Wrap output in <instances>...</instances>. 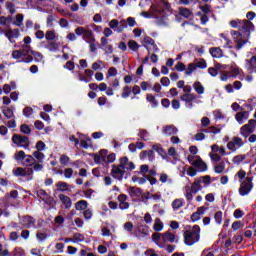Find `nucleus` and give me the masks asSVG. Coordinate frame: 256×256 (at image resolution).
Returning a JSON list of instances; mask_svg holds the SVG:
<instances>
[{"instance_id": "4", "label": "nucleus", "mask_w": 256, "mask_h": 256, "mask_svg": "<svg viewBox=\"0 0 256 256\" xmlns=\"http://www.w3.org/2000/svg\"><path fill=\"white\" fill-rule=\"evenodd\" d=\"M33 173H35L33 168L17 167L13 170L14 177H24L27 182L33 181Z\"/></svg>"}, {"instance_id": "20", "label": "nucleus", "mask_w": 256, "mask_h": 256, "mask_svg": "<svg viewBox=\"0 0 256 256\" xmlns=\"http://www.w3.org/2000/svg\"><path fill=\"white\" fill-rule=\"evenodd\" d=\"M161 237H162V241H164V243H175V234L167 231L165 233H162L161 234Z\"/></svg>"}, {"instance_id": "10", "label": "nucleus", "mask_w": 256, "mask_h": 256, "mask_svg": "<svg viewBox=\"0 0 256 256\" xmlns=\"http://www.w3.org/2000/svg\"><path fill=\"white\" fill-rule=\"evenodd\" d=\"M37 223V220L33 218V216H23L22 217V225L24 229H31V227H35V224Z\"/></svg>"}, {"instance_id": "8", "label": "nucleus", "mask_w": 256, "mask_h": 256, "mask_svg": "<svg viewBox=\"0 0 256 256\" xmlns=\"http://www.w3.org/2000/svg\"><path fill=\"white\" fill-rule=\"evenodd\" d=\"M196 160L192 162V166L195 167V169H198L199 173H205L207 171V163L201 159V156H195Z\"/></svg>"}, {"instance_id": "57", "label": "nucleus", "mask_w": 256, "mask_h": 256, "mask_svg": "<svg viewBox=\"0 0 256 256\" xmlns=\"http://www.w3.org/2000/svg\"><path fill=\"white\" fill-rule=\"evenodd\" d=\"M198 181H201V183H204V185H211V176L206 175V176H201Z\"/></svg>"}, {"instance_id": "46", "label": "nucleus", "mask_w": 256, "mask_h": 256, "mask_svg": "<svg viewBox=\"0 0 256 256\" xmlns=\"http://www.w3.org/2000/svg\"><path fill=\"white\" fill-rule=\"evenodd\" d=\"M73 239L74 243H83V241H85V236L81 233H74Z\"/></svg>"}, {"instance_id": "41", "label": "nucleus", "mask_w": 256, "mask_h": 256, "mask_svg": "<svg viewBox=\"0 0 256 256\" xmlns=\"http://www.w3.org/2000/svg\"><path fill=\"white\" fill-rule=\"evenodd\" d=\"M12 256H25V251L21 247H16L14 250L9 254Z\"/></svg>"}, {"instance_id": "2", "label": "nucleus", "mask_w": 256, "mask_h": 256, "mask_svg": "<svg viewBox=\"0 0 256 256\" xmlns=\"http://www.w3.org/2000/svg\"><path fill=\"white\" fill-rule=\"evenodd\" d=\"M184 244L187 247H193L195 243H199L201 239V227L199 225H194L191 230H185L183 233Z\"/></svg>"}, {"instance_id": "47", "label": "nucleus", "mask_w": 256, "mask_h": 256, "mask_svg": "<svg viewBox=\"0 0 256 256\" xmlns=\"http://www.w3.org/2000/svg\"><path fill=\"white\" fill-rule=\"evenodd\" d=\"M90 157H94V163L98 164L99 163H105V157H101L100 154H90Z\"/></svg>"}, {"instance_id": "7", "label": "nucleus", "mask_w": 256, "mask_h": 256, "mask_svg": "<svg viewBox=\"0 0 256 256\" xmlns=\"http://www.w3.org/2000/svg\"><path fill=\"white\" fill-rule=\"evenodd\" d=\"M12 143L18 145V147H23V149H29V145H31L29 137L20 134H14L12 136Z\"/></svg>"}, {"instance_id": "55", "label": "nucleus", "mask_w": 256, "mask_h": 256, "mask_svg": "<svg viewBox=\"0 0 256 256\" xmlns=\"http://www.w3.org/2000/svg\"><path fill=\"white\" fill-rule=\"evenodd\" d=\"M175 69H176V71H179V73H183V71L187 70V66L183 62H178L175 65Z\"/></svg>"}, {"instance_id": "52", "label": "nucleus", "mask_w": 256, "mask_h": 256, "mask_svg": "<svg viewBox=\"0 0 256 256\" xmlns=\"http://www.w3.org/2000/svg\"><path fill=\"white\" fill-rule=\"evenodd\" d=\"M138 231L142 235L147 236V235H149V226H147V225H140V226H138Z\"/></svg>"}, {"instance_id": "15", "label": "nucleus", "mask_w": 256, "mask_h": 256, "mask_svg": "<svg viewBox=\"0 0 256 256\" xmlns=\"http://www.w3.org/2000/svg\"><path fill=\"white\" fill-rule=\"evenodd\" d=\"M128 193L130 197H141L143 195V189L137 186H130L128 188Z\"/></svg>"}, {"instance_id": "42", "label": "nucleus", "mask_w": 256, "mask_h": 256, "mask_svg": "<svg viewBox=\"0 0 256 256\" xmlns=\"http://www.w3.org/2000/svg\"><path fill=\"white\" fill-rule=\"evenodd\" d=\"M128 47L131 49V51H139V43L135 40H129L128 41Z\"/></svg>"}, {"instance_id": "40", "label": "nucleus", "mask_w": 256, "mask_h": 256, "mask_svg": "<svg viewBox=\"0 0 256 256\" xmlns=\"http://www.w3.org/2000/svg\"><path fill=\"white\" fill-rule=\"evenodd\" d=\"M31 55H33L36 63H41V61H43V54H41V52L33 50L31 51Z\"/></svg>"}, {"instance_id": "36", "label": "nucleus", "mask_w": 256, "mask_h": 256, "mask_svg": "<svg viewBox=\"0 0 256 256\" xmlns=\"http://www.w3.org/2000/svg\"><path fill=\"white\" fill-rule=\"evenodd\" d=\"M46 49H48L52 53H55L56 51H59V44H57V42L50 41L48 42Z\"/></svg>"}, {"instance_id": "19", "label": "nucleus", "mask_w": 256, "mask_h": 256, "mask_svg": "<svg viewBox=\"0 0 256 256\" xmlns=\"http://www.w3.org/2000/svg\"><path fill=\"white\" fill-rule=\"evenodd\" d=\"M36 163H37V160H35V157H33V155L26 154V157L22 162V165L24 167H33V165H35Z\"/></svg>"}, {"instance_id": "17", "label": "nucleus", "mask_w": 256, "mask_h": 256, "mask_svg": "<svg viewBox=\"0 0 256 256\" xmlns=\"http://www.w3.org/2000/svg\"><path fill=\"white\" fill-rule=\"evenodd\" d=\"M209 53L214 59H221L223 57V50L219 47L210 48Z\"/></svg>"}, {"instance_id": "44", "label": "nucleus", "mask_w": 256, "mask_h": 256, "mask_svg": "<svg viewBox=\"0 0 256 256\" xmlns=\"http://www.w3.org/2000/svg\"><path fill=\"white\" fill-rule=\"evenodd\" d=\"M23 19H25L23 14L16 15V20L13 22V25H16V27H21V25H23Z\"/></svg>"}, {"instance_id": "60", "label": "nucleus", "mask_w": 256, "mask_h": 256, "mask_svg": "<svg viewBox=\"0 0 256 256\" xmlns=\"http://www.w3.org/2000/svg\"><path fill=\"white\" fill-rule=\"evenodd\" d=\"M45 147H47V145H45V142L43 141H38L35 145L36 151H45Z\"/></svg>"}, {"instance_id": "59", "label": "nucleus", "mask_w": 256, "mask_h": 256, "mask_svg": "<svg viewBox=\"0 0 256 256\" xmlns=\"http://www.w3.org/2000/svg\"><path fill=\"white\" fill-rule=\"evenodd\" d=\"M31 46L29 45H24L23 46V49L21 50V53H22V57H27L29 55V53H31Z\"/></svg>"}, {"instance_id": "11", "label": "nucleus", "mask_w": 256, "mask_h": 256, "mask_svg": "<svg viewBox=\"0 0 256 256\" xmlns=\"http://www.w3.org/2000/svg\"><path fill=\"white\" fill-rule=\"evenodd\" d=\"M179 133V129L176 128L175 125H166L163 129V134L166 135L167 137H171L173 135H177Z\"/></svg>"}, {"instance_id": "54", "label": "nucleus", "mask_w": 256, "mask_h": 256, "mask_svg": "<svg viewBox=\"0 0 256 256\" xmlns=\"http://www.w3.org/2000/svg\"><path fill=\"white\" fill-rule=\"evenodd\" d=\"M247 157L243 154L240 155H236L233 157V163H236L237 165H239L242 161H245Z\"/></svg>"}, {"instance_id": "9", "label": "nucleus", "mask_w": 256, "mask_h": 256, "mask_svg": "<svg viewBox=\"0 0 256 256\" xmlns=\"http://www.w3.org/2000/svg\"><path fill=\"white\" fill-rule=\"evenodd\" d=\"M101 41V45L98 44V47L100 49H103V51L106 53V54H111L113 53V45L109 44V39H107V37H102L100 39Z\"/></svg>"}, {"instance_id": "13", "label": "nucleus", "mask_w": 256, "mask_h": 256, "mask_svg": "<svg viewBox=\"0 0 256 256\" xmlns=\"http://www.w3.org/2000/svg\"><path fill=\"white\" fill-rule=\"evenodd\" d=\"M139 158L141 161H145L148 158L149 161L155 160V152L153 150H144L140 153Z\"/></svg>"}, {"instance_id": "12", "label": "nucleus", "mask_w": 256, "mask_h": 256, "mask_svg": "<svg viewBox=\"0 0 256 256\" xmlns=\"http://www.w3.org/2000/svg\"><path fill=\"white\" fill-rule=\"evenodd\" d=\"M59 199L62 203V205H64L65 209H70L73 206V201L71 200V198L65 194H59Z\"/></svg>"}, {"instance_id": "3", "label": "nucleus", "mask_w": 256, "mask_h": 256, "mask_svg": "<svg viewBox=\"0 0 256 256\" xmlns=\"http://www.w3.org/2000/svg\"><path fill=\"white\" fill-rule=\"evenodd\" d=\"M120 164L117 165H112V170H111V176L113 179H117L118 181H123V178L125 177V165L127 163V156H124L119 159Z\"/></svg>"}, {"instance_id": "1", "label": "nucleus", "mask_w": 256, "mask_h": 256, "mask_svg": "<svg viewBox=\"0 0 256 256\" xmlns=\"http://www.w3.org/2000/svg\"><path fill=\"white\" fill-rule=\"evenodd\" d=\"M239 23L241 31H243L242 33L235 30L230 31V35L232 36V39L236 44L234 46V49H236V51H241V49H243V47H245V45L249 43V37H251V33L255 31V25H253L251 21L245 19L239 20Z\"/></svg>"}, {"instance_id": "51", "label": "nucleus", "mask_w": 256, "mask_h": 256, "mask_svg": "<svg viewBox=\"0 0 256 256\" xmlns=\"http://www.w3.org/2000/svg\"><path fill=\"white\" fill-rule=\"evenodd\" d=\"M46 41H55L57 36L55 35V31H47L45 34Z\"/></svg>"}, {"instance_id": "33", "label": "nucleus", "mask_w": 256, "mask_h": 256, "mask_svg": "<svg viewBox=\"0 0 256 256\" xmlns=\"http://www.w3.org/2000/svg\"><path fill=\"white\" fill-rule=\"evenodd\" d=\"M2 113L7 119H13V117H15V114L13 113V109L9 107H3Z\"/></svg>"}, {"instance_id": "53", "label": "nucleus", "mask_w": 256, "mask_h": 256, "mask_svg": "<svg viewBox=\"0 0 256 256\" xmlns=\"http://www.w3.org/2000/svg\"><path fill=\"white\" fill-rule=\"evenodd\" d=\"M20 131L24 134V135H31V128L29 127V125L27 124H22L20 126Z\"/></svg>"}, {"instance_id": "61", "label": "nucleus", "mask_w": 256, "mask_h": 256, "mask_svg": "<svg viewBox=\"0 0 256 256\" xmlns=\"http://www.w3.org/2000/svg\"><path fill=\"white\" fill-rule=\"evenodd\" d=\"M69 161H71V158H69V156L65 155V154H62L60 156V164L61 165H67V163H69Z\"/></svg>"}, {"instance_id": "23", "label": "nucleus", "mask_w": 256, "mask_h": 256, "mask_svg": "<svg viewBox=\"0 0 256 256\" xmlns=\"http://www.w3.org/2000/svg\"><path fill=\"white\" fill-rule=\"evenodd\" d=\"M201 189H203V186L201 185V180H195L192 183V186L190 188L191 193H193L194 195H196V193H199V191H201Z\"/></svg>"}, {"instance_id": "18", "label": "nucleus", "mask_w": 256, "mask_h": 256, "mask_svg": "<svg viewBox=\"0 0 256 256\" xmlns=\"http://www.w3.org/2000/svg\"><path fill=\"white\" fill-rule=\"evenodd\" d=\"M69 187H71V185H69L67 182L59 181L56 184V191H59L60 193H65V191H71Z\"/></svg>"}, {"instance_id": "38", "label": "nucleus", "mask_w": 256, "mask_h": 256, "mask_svg": "<svg viewBox=\"0 0 256 256\" xmlns=\"http://www.w3.org/2000/svg\"><path fill=\"white\" fill-rule=\"evenodd\" d=\"M27 157V154H25V151L20 150L14 155L15 161H25V158Z\"/></svg>"}, {"instance_id": "64", "label": "nucleus", "mask_w": 256, "mask_h": 256, "mask_svg": "<svg viewBox=\"0 0 256 256\" xmlns=\"http://www.w3.org/2000/svg\"><path fill=\"white\" fill-rule=\"evenodd\" d=\"M115 159H116V154L115 153H111L109 154L106 158L104 163H115Z\"/></svg>"}, {"instance_id": "32", "label": "nucleus", "mask_w": 256, "mask_h": 256, "mask_svg": "<svg viewBox=\"0 0 256 256\" xmlns=\"http://www.w3.org/2000/svg\"><path fill=\"white\" fill-rule=\"evenodd\" d=\"M194 65L196 69H207V61L205 59L201 58L200 60L195 59Z\"/></svg>"}, {"instance_id": "24", "label": "nucleus", "mask_w": 256, "mask_h": 256, "mask_svg": "<svg viewBox=\"0 0 256 256\" xmlns=\"http://www.w3.org/2000/svg\"><path fill=\"white\" fill-rule=\"evenodd\" d=\"M146 101L151 104L152 109L159 107V101H157V98L153 94H147Z\"/></svg>"}, {"instance_id": "30", "label": "nucleus", "mask_w": 256, "mask_h": 256, "mask_svg": "<svg viewBox=\"0 0 256 256\" xmlns=\"http://www.w3.org/2000/svg\"><path fill=\"white\" fill-rule=\"evenodd\" d=\"M161 240V233H154L152 235V241L160 247V249H164L165 243H160Z\"/></svg>"}, {"instance_id": "43", "label": "nucleus", "mask_w": 256, "mask_h": 256, "mask_svg": "<svg viewBox=\"0 0 256 256\" xmlns=\"http://www.w3.org/2000/svg\"><path fill=\"white\" fill-rule=\"evenodd\" d=\"M182 206H183V201H181V199H175L172 202V208L174 211H179V209H181Z\"/></svg>"}, {"instance_id": "21", "label": "nucleus", "mask_w": 256, "mask_h": 256, "mask_svg": "<svg viewBox=\"0 0 256 256\" xmlns=\"http://www.w3.org/2000/svg\"><path fill=\"white\" fill-rule=\"evenodd\" d=\"M152 149L153 151H156V153H158L162 159H167V152L163 149V147H161V144H154Z\"/></svg>"}, {"instance_id": "48", "label": "nucleus", "mask_w": 256, "mask_h": 256, "mask_svg": "<svg viewBox=\"0 0 256 256\" xmlns=\"http://www.w3.org/2000/svg\"><path fill=\"white\" fill-rule=\"evenodd\" d=\"M6 9L11 15H15V13L17 12V10L15 9V4H13V2H6Z\"/></svg>"}, {"instance_id": "14", "label": "nucleus", "mask_w": 256, "mask_h": 256, "mask_svg": "<svg viewBox=\"0 0 256 256\" xmlns=\"http://www.w3.org/2000/svg\"><path fill=\"white\" fill-rule=\"evenodd\" d=\"M219 69H227V65H222L217 63L214 67L208 68V73L211 75V77H217L219 75Z\"/></svg>"}, {"instance_id": "5", "label": "nucleus", "mask_w": 256, "mask_h": 256, "mask_svg": "<svg viewBox=\"0 0 256 256\" xmlns=\"http://www.w3.org/2000/svg\"><path fill=\"white\" fill-rule=\"evenodd\" d=\"M239 195L245 197L253 191V177H246L244 181L241 182L239 187Z\"/></svg>"}, {"instance_id": "27", "label": "nucleus", "mask_w": 256, "mask_h": 256, "mask_svg": "<svg viewBox=\"0 0 256 256\" xmlns=\"http://www.w3.org/2000/svg\"><path fill=\"white\" fill-rule=\"evenodd\" d=\"M32 157H34L35 161L38 163H43V161H45V154L38 150L32 153Z\"/></svg>"}, {"instance_id": "58", "label": "nucleus", "mask_w": 256, "mask_h": 256, "mask_svg": "<svg viewBox=\"0 0 256 256\" xmlns=\"http://www.w3.org/2000/svg\"><path fill=\"white\" fill-rule=\"evenodd\" d=\"M134 169H135V163L130 162L129 158L127 157V162L125 164L124 170L125 171H134Z\"/></svg>"}, {"instance_id": "16", "label": "nucleus", "mask_w": 256, "mask_h": 256, "mask_svg": "<svg viewBox=\"0 0 256 256\" xmlns=\"http://www.w3.org/2000/svg\"><path fill=\"white\" fill-rule=\"evenodd\" d=\"M240 133L245 137V139H247L249 135L255 133V129L249 126L248 124H245L240 128Z\"/></svg>"}, {"instance_id": "6", "label": "nucleus", "mask_w": 256, "mask_h": 256, "mask_svg": "<svg viewBox=\"0 0 256 256\" xmlns=\"http://www.w3.org/2000/svg\"><path fill=\"white\" fill-rule=\"evenodd\" d=\"M143 47L148 51V55H151V51L159 53V47L155 44V40L151 36H144L142 41Z\"/></svg>"}, {"instance_id": "56", "label": "nucleus", "mask_w": 256, "mask_h": 256, "mask_svg": "<svg viewBox=\"0 0 256 256\" xmlns=\"http://www.w3.org/2000/svg\"><path fill=\"white\" fill-rule=\"evenodd\" d=\"M214 171L218 174L223 173V171H225V163L221 162L220 164L214 166Z\"/></svg>"}, {"instance_id": "62", "label": "nucleus", "mask_w": 256, "mask_h": 256, "mask_svg": "<svg viewBox=\"0 0 256 256\" xmlns=\"http://www.w3.org/2000/svg\"><path fill=\"white\" fill-rule=\"evenodd\" d=\"M130 95H131V88L129 86H125L123 88V93H122L123 99H127V97H130Z\"/></svg>"}, {"instance_id": "35", "label": "nucleus", "mask_w": 256, "mask_h": 256, "mask_svg": "<svg viewBox=\"0 0 256 256\" xmlns=\"http://www.w3.org/2000/svg\"><path fill=\"white\" fill-rule=\"evenodd\" d=\"M83 37L84 39H87V41L95 43V37L93 36V31H91V29L85 30Z\"/></svg>"}, {"instance_id": "26", "label": "nucleus", "mask_w": 256, "mask_h": 256, "mask_svg": "<svg viewBox=\"0 0 256 256\" xmlns=\"http://www.w3.org/2000/svg\"><path fill=\"white\" fill-rule=\"evenodd\" d=\"M179 15L185 19H191V17H193V12L188 8H179Z\"/></svg>"}, {"instance_id": "29", "label": "nucleus", "mask_w": 256, "mask_h": 256, "mask_svg": "<svg viewBox=\"0 0 256 256\" xmlns=\"http://www.w3.org/2000/svg\"><path fill=\"white\" fill-rule=\"evenodd\" d=\"M138 137H140V139L142 141H150L151 140V134H149L147 132V130H145V129L139 130Z\"/></svg>"}, {"instance_id": "50", "label": "nucleus", "mask_w": 256, "mask_h": 256, "mask_svg": "<svg viewBox=\"0 0 256 256\" xmlns=\"http://www.w3.org/2000/svg\"><path fill=\"white\" fill-rule=\"evenodd\" d=\"M197 69L195 63H189L185 71V75H193V72Z\"/></svg>"}, {"instance_id": "39", "label": "nucleus", "mask_w": 256, "mask_h": 256, "mask_svg": "<svg viewBox=\"0 0 256 256\" xmlns=\"http://www.w3.org/2000/svg\"><path fill=\"white\" fill-rule=\"evenodd\" d=\"M44 203L46 205H49L51 208H53V207H55V205H57V201L55 200V198H53V196L46 197V199H44Z\"/></svg>"}, {"instance_id": "63", "label": "nucleus", "mask_w": 256, "mask_h": 256, "mask_svg": "<svg viewBox=\"0 0 256 256\" xmlns=\"http://www.w3.org/2000/svg\"><path fill=\"white\" fill-rule=\"evenodd\" d=\"M23 115H24V117H27V118L31 117V115H33V108H31L29 106L25 107L23 109Z\"/></svg>"}, {"instance_id": "34", "label": "nucleus", "mask_w": 256, "mask_h": 256, "mask_svg": "<svg viewBox=\"0 0 256 256\" xmlns=\"http://www.w3.org/2000/svg\"><path fill=\"white\" fill-rule=\"evenodd\" d=\"M163 223L161 222V219L160 218H156L155 219V222H154V225H153V229L154 231H156L157 233H159V231H163Z\"/></svg>"}, {"instance_id": "25", "label": "nucleus", "mask_w": 256, "mask_h": 256, "mask_svg": "<svg viewBox=\"0 0 256 256\" xmlns=\"http://www.w3.org/2000/svg\"><path fill=\"white\" fill-rule=\"evenodd\" d=\"M87 207H89V202L86 200H80L75 204L76 211H85Z\"/></svg>"}, {"instance_id": "22", "label": "nucleus", "mask_w": 256, "mask_h": 256, "mask_svg": "<svg viewBox=\"0 0 256 256\" xmlns=\"http://www.w3.org/2000/svg\"><path fill=\"white\" fill-rule=\"evenodd\" d=\"M5 37H7L8 41H10L12 39H17L19 37V29H9L6 33H5Z\"/></svg>"}, {"instance_id": "45", "label": "nucleus", "mask_w": 256, "mask_h": 256, "mask_svg": "<svg viewBox=\"0 0 256 256\" xmlns=\"http://www.w3.org/2000/svg\"><path fill=\"white\" fill-rule=\"evenodd\" d=\"M37 197H39V199H41L42 201H45V199H47V197H49V194H47V191H45L44 189H40L36 192Z\"/></svg>"}, {"instance_id": "49", "label": "nucleus", "mask_w": 256, "mask_h": 256, "mask_svg": "<svg viewBox=\"0 0 256 256\" xmlns=\"http://www.w3.org/2000/svg\"><path fill=\"white\" fill-rule=\"evenodd\" d=\"M214 219H215V222L218 224V225H221L222 221H223V212L222 211H217L215 214H214Z\"/></svg>"}, {"instance_id": "37", "label": "nucleus", "mask_w": 256, "mask_h": 256, "mask_svg": "<svg viewBox=\"0 0 256 256\" xmlns=\"http://www.w3.org/2000/svg\"><path fill=\"white\" fill-rule=\"evenodd\" d=\"M133 183H139V185H145L147 183V175L145 177L132 176Z\"/></svg>"}, {"instance_id": "28", "label": "nucleus", "mask_w": 256, "mask_h": 256, "mask_svg": "<svg viewBox=\"0 0 256 256\" xmlns=\"http://www.w3.org/2000/svg\"><path fill=\"white\" fill-rule=\"evenodd\" d=\"M180 99L184 101V103H192V101L197 99V96L195 94H183L180 96Z\"/></svg>"}, {"instance_id": "31", "label": "nucleus", "mask_w": 256, "mask_h": 256, "mask_svg": "<svg viewBox=\"0 0 256 256\" xmlns=\"http://www.w3.org/2000/svg\"><path fill=\"white\" fill-rule=\"evenodd\" d=\"M193 87L194 91H196L198 95H203V93H205V87H203V84H201V82H194Z\"/></svg>"}]
</instances>
